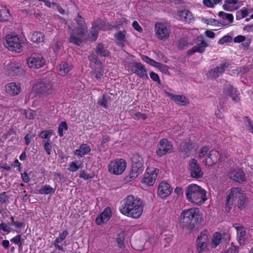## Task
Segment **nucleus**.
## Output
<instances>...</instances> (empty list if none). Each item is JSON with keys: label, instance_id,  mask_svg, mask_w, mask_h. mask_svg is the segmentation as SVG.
Returning <instances> with one entry per match:
<instances>
[{"label": "nucleus", "instance_id": "nucleus-1", "mask_svg": "<svg viewBox=\"0 0 253 253\" xmlns=\"http://www.w3.org/2000/svg\"><path fill=\"white\" fill-rule=\"evenodd\" d=\"M181 227L188 232L198 228L204 220L202 212L198 208L183 210L180 215Z\"/></svg>", "mask_w": 253, "mask_h": 253}, {"label": "nucleus", "instance_id": "nucleus-2", "mask_svg": "<svg viewBox=\"0 0 253 253\" xmlns=\"http://www.w3.org/2000/svg\"><path fill=\"white\" fill-rule=\"evenodd\" d=\"M229 191L226 196L225 211L229 212L233 206L240 211H245L249 201L247 193L240 187H232Z\"/></svg>", "mask_w": 253, "mask_h": 253}, {"label": "nucleus", "instance_id": "nucleus-3", "mask_svg": "<svg viewBox=\"0 0 253 253\" xmlns=\"http://www.w3.org/2000/svg\"><path fill=\"white\" fill-rule=\"evenodd\" d=\"M143 210V207L140 199L133 195H129L124 199L120 208V211L122 214L133 218H139Z\"/></svg>", "mask_w": 253, "mask_h": 253}, {"label": "nucleus", "instance_id": "nucleus-4", "mask_svg": "<svg viewBox=\"0 0 253 253\" xmlns=\"http://www.w3.org/2000/svg\"><path fill=\"white\" fill-rule=\"evenodd\" d=\"M77 24L70 33L69 42L77 45H80L83 42L82 38L87 32V27L85 20L79 13L75 18Z\"/></svg>", "mask_w": 253, "mask_h": 253}, {"label": "nucleus", "instance_id": "nucleus-5", "mask_svg": "<svg viewBox=\"0 0 253 253\" xmlns=\"http://www.w3.org/2000/svg\"><path fill=\"white\" fill-rule=\"evenodd\" d=\"M206 191L201 186L191 184L186 188L185 195L188 201L196 205H200L207 200Z\"/></svg>", "mask_w": 253, "mask_h": 253}, {"label": "nucleus", "instance_id": "nucleus-6", "mask_svg": "<svg viewBox=\"0 0 253 253\" xmlns=\"http://www.w3.org/2000/svg\"><path fill=\"white\" fill-rule=\"evenodd\" d=\"M131 162V169L129 174L125 177V180L127 182L134 180L144 169L143 158L139 153L136 152L133 154Z\"/></svg>", "mask_w": 253, "mask_h": 253}, {"label": "nucleus", "instance_id": "nucleus-7", "mask_svg": "<svg viewBox=\"0 0 253 253\" xmlns=\"http://www.w3.org/2000/svg\"><path fill=\"white\" fill-rule=\"evenodd\" d=\"M53 84L51 81L46 77L39 79L36 83V90L40 96H47L54 91Z\"/></svg>", "mask_w": 253, "mask_h": 253}, {"label": "nucleus", "instance_id": "nucleus-8", "mask_svg": "<svg viewBox=\"0 0 253 253\" xmlns=\"http://www.w3.org/2000/svg\"><path fill=\"white\" fill-rule=\"evenodd\" d=\"M3 44L8 50L19 52L22 47L23 42L17 36L8 35L3 41Z\"/></svg>", "mask_w": 253, "mask_h": 253}, {"label": "nucleus", "instance_id": "nucleus-9", "mask_svg": "<svg viewBox=\"0 0 253 253\" xmlns=\"http://www.w3.org/2000/svg\"><path fill=\"white\" fill-rule=\"evenodd\" d=\"M174 147L171 141L167 138H162L157 144L156 154L159 157L171 154L174 152Z\"/></svg>", "mask_w": 253, "mask_h": 253}, {"label": "nucleus", "instance_id": "nucleus-10", "mask_svg": "<svg viewBox=\"0 0 253 253\" xmlns=\"http://www.w3.org/2000/svg\"><path fill=\"white\" fill-rule=\"evenodd\" d=\"M126 167V162L123 159H119L112 161L108 165L109 171L115 175L122 174Z\"/></svg>", "mask_w": 253, "mask_h": 253}, {"label": "nucleus", "instance_id": "nucleus-11", "mask_svg": "<svg viewBox=\"0 0 253 253\" xmlns=\"http://www.w3.org/2000/svg\"><path fill=\"white\" fill-rule=\"evenodd\" d=\"M188 170L191 177L196 179L201 178L203 177L204 173L197 161L192 159L189 161Z\"/></svg>", "mask_w": 253, "mask_h": 253}, {"label": "nucleus", "instance_id": "nucleus-12", "mask_svg": "<svg viewBox=\"0 0 253 253\" xmlns=\"http://www.w3.org/2000/svg\"><path fill=\"white\" fill-rule=\"evenodd\" d=\"M10 221L7 223L5 222H1L0 223V231L9 233L13 229L11 228V226H14L16 229H22L25 227V222L24 220L18 221H15L14 218L13 216L10 217Z\"/></svg>", "mask_w": 253, "mask_h": 253}, {"label": "nucleus", "instance_id": "nucleus-13", "mask_svg": "<svg viewBox=\"0 0 253 253\" xmlns=\"http://www.w3.org/2000/svg\"><path fill=\"white\" fill-rule=\"evenodd\" d=\"M27 63L30 68L39 69L42 67L45 64V60L42 55L33 53L27 59Z\"/></svg>", "mask_w": 253, "mask_h": 253}, {"label": "nucleus", "instance_id": "nucleus-14", "mask_svg": "<svg viewBox=\"0 0 253 253\" xmlns=\"http://www.w3.org/2000/svg\"><path fill=\"white\" fill-rule=\"evenodd\" d=\"M159 171V170L158 169L153 168L152 169H147L141 180V182L148 186L153 185L156 181Z\"/></svg>", "mask_w": 253, "mask_h": 253}, {"label": "nucleus", "instance_id": "nucleus-15", "mask_svg": "<svg viewBox=\"0 0 253 253\" xmlns=\"http://www.w3.org/2000/svg\"><path fill=\"white\" fill-rule=\"evenodd\" d=\"M131 65L132 68L131 71L133 73L142 79H149L147 70L141 62L132 61Z\"/></svg>", "mask_w": 253, "mask_h": 253}, {"label": "nucleus", "instance_id": "nucleus-16", "mask_svg": "<svg viewBox=\"0 0 253 253\" xmlns=\"http://www.w3.org/2000/svg\"><path fill=\"white\" fill-rule=\"evenodd\" d=\"M230 65V64L229 62H225L220 64L215 68L210 70L207 74V77L211 79H216L224 72L225 69L227 68Z\"/></svg>", "mask_w": 253, "mask_h": 253}, {"label": "nucleus", "instance_id": "nucleus-17", "mask_svg": "<svg viewBox=\"0 0 253 253\" xmlns=\"http://www.w3.org/2000/svg\"><path fill=\"white\" fill-rule=\"evenodd\" d=\"M155 31L157 37L161 40L165 41L169 36V30L168 27L163 23H156Z\"/></svg>", "mask_w": 253, "mask_h": 253}, {"label": "nucleus", "instance_id": "nucleus-18", "mask_svg": "<svg viewBox=\"0 0 253 253\" xmlns=\"http://www.w3.org/2000/svg\"><path fill=\"white\" fill-rule=\"evenodd\" d=\"M231 179L239 183L246 182V174L242 169H231L229 173Z\"/></svg>", "mask_w": 253, "mask_h": 253}, {"label": "nucleus", "instance_id": "nucleus-19", "mask_svg": "<svg viewBox=\"0 0 253 253\" xmlns=\"http://www.w3.org/2000/svg\"><path fill=\"white\" fill-rule=\"evenodd\" d=\"M106 29L105 22L101 19H97L93 21L91 28V35L93 38L92 41H95L97 38L99 30L105 31Z\"/></svg>", "mask_w": 253, "mask_h": 253}, {"label": "nucleus", "instance_id": "nucleus-20", "mask_svg": "<svg viewBox=\"0 0 253 253\" xmlns=\"http://www.w3.org/2000/svg\"><path fill=\"white\" fill-rule=\"evenodd\" d=\"M223 89L224 94L230 97L234 102H239L240 100V93H238L237 88H234L231 84H228L224 86Z\"/></svg>", "mask_w": 253, "mask_h": 253}, {"label": "nucleus", "instance_id": "nucleus-21", "mask_svg": "<svg viewBox=\"0 0 253 253\" xmlns=\"http://www.w3.org/2000/svg\"><path fill=\"white\" fill-rule=\"evenodd\" d=\"M221 156L218 151L212 150L210 151L208 156L203 161L206 166H212L216 164L220 159Z\"/></svg>", "mask_w": 253, "mask_h": 253}, {"label": "nucleus", "instance_id": "nucleus-22", "mask_svg": "<svg viewBox=\"0 0 253 253\" xmlns=\"http://www.w3.org/2000/svg\"><path fill=\"white\" fill-rule=\"evenodd\" d=\"M172 190V189L168 182L163 181L159 185L157 189V194L159 197L162 199H164L170 194Z\"/></svg>", "mask_w": 253, "mask_h": 253}, {"label": "nucleus", "instance_id": "nucleus-23", "mask_svg": "<svg viewBox=\"0 0 253 253\" xmlns=\"http://www.w3.org/2000/svg\"><path fill=\"white\" fill-rule=\"evenodd\" d=\"M193 149H195L194 143L190 140L181 142L179 145V151L184 157L190 156Z\"/></svg>", "mask_w": 253, "mask_h": 253}, {"label": "nucleus", "instance_id": "nucleus-24", "mask_svg": "<svg viewBox=\"0 0 253 253\" xmlns=\"http://www.w3.org/2000/svg\"><path fill=\"white\" fill-rule=\"evenodd\" d=\"M112 216L111 210L109 207L106 208L103 211L96 217L95 223L98 225H100L102 223L109 220Z\"/></svg>", "mask_w": 253, "mask_h": 253}, {"label": "nucleus", "instance_id": "nucleus-25", "mask_svg": "<svg viewBox=\"0 0 253 253\" xmlns=\"http://www.w3.org/2000/svg\"><path fill=\"white\" fill-rule=\"evenodd\" d=\"M167 96L169 97L172 100H173L176 104L180 105H186L189 103V99H187L185 96L182 95H173V94L169 92H165Z\"/></svg>", "mask_w": 253, "mask_h": 253}, {"label": "nucleus", "instance_id": "nucleus-26", "mask_svg": "<svg viewBox=\"0 0 253 253\" xmlns=\"http://www.w3.org/2000/svg\"><path fill=\"white\" fill-rule=\"evenodd\" d=\"M21 90L20 84H16V83H10L5 86V91L6 93L11 96L17 95Z\"/></svg>", "mask_w": 253, "mask_h": 253}, {"label": "nucleus", "instance_id": "nucleus-27", "mask_svg": "<svg viewBox=\"0 0 253 253\" xmlns=\"http://www.w3.org/2000/svg\"><path fill=\"white\" fill-rule=\"evenodd\" d=\"M9 74L12 76L20 74L23 71L21 66L18 63L11 62L7 65Z\"/></svg>", "mask_w": 253, "mask_h": 253}, {"label": "nucleus", "instance_id": "nucleus-28", "mask_svg": "<svg viewBox=\"0 0 253 253\" xmlns=\"http://www.w3.org/2000/svg\"><path fill=\"white\" fill-rule=\"evenodd\" d=\"M126 32L125 30L119 31L115 34L114 37L116 39V43L118 45L124 47L126 41Z\"/></svg>", "mask_w": 253, "mask_h": 253}, {"label": "nucleus", "instance_id": "nucleus-29", "mask_svg": "<svg viewBox=\"0 0 253 253\" xmlns=\"http://www.w3.org/2000/svg\"><path fill=\"white\" fill-rule=\"evenodd\" d=\"M72 68L73 66L71 64L64 61L61 62L57 67L59 73L62 76L68 74Z\"/></svg>", "mask_w": 253, "mask_h": 253}, {"label": "nucleus", "instance_id": "nucleus-30", "mask_svg": "<svg viewBox=\"0 0 253 253\" xmlns=\"http://www.w3.org/2000/svg\"><path fill=\"white\" fill-rule=\"evenodd\" d=\"M95 52L100 56L108 57L110 55V52L104 47L102 43H99L96 48Z\"/></svg>", "mask_w": 253, "mask_h": 253}, {"label": "nucleus", "instance_id": "nucleus-31", "mask_svg": "<svg viewBox=\"0 0 253 253\" xmlns=\"http://www.w3.org/2000/svg\"><path fill=\"white\" fill-rule=\"evenodd\" d=\"M44 35L40 32H34L31 37V41L36 43H40L44 41Z\"/></svg>", "mask_w": 253, "mask_h": 253}, {"label": "nucleus", "instance_id": "nucleus-32", "mask_svg": "<svg viewBox=\"0 0 253 253\" xmlns=\"http://www.w3.org/2000/svg\"><path fill=\"white\" fill-rule=\"evenodd\" d=\"M25 239L22 238L21 234H18L10 239V242L17 245L19 250H22Z\"/></svg>", "mask_w": 253, "mask_h": 253}, {"label": "nucleus", "instance_id": "nucleus-33", "mask_svg": "<svg viewBox=\"0 0 253 253\" xmlns=\"http://www.w3.org/2000/svg\"><path fill=\"white\" fill-rule=\"evenodd\" d=\"M56 188H52L49 185H45L42 186L39 190V192L41 194L48 195L53 194L55 192Z\"/></svg>", "mask_w": 253, "mask_h": 253}, {"label": "nucleus", "instance_id": "nucleus-34", "mask_svg": "<svg viewBox=\"0 0 253 253\" xmlns=\"http://www.w3.org/2000/svg\"><path fill=\"white\" fill-rule=\"evenodd\" d=\"M222 235L221 233L216 232L213 236L211 245L212 247L215 248L221 242V240L222 239Z\"/></svg>", "mask_w": 253, "mask_h": 253}, {"label": "nucleus", "instance_id": "nucleus-35", "mask_svg": "<svg viewBox=\"0 0 253 253\" xmlns=\"http://www.w3.org/2000/svg\"><path fill=\"white\" fill-rule=\"evenodd\" d=\"M194 43L196 44L195 46L202 47V48L204 49H206V47H208L209 45L205 41L204 37L201 35L197 37L194 41Z\"/></svg>", "mask_w": 253, "mask_h": 253}, {"label": "nucleus", "instance_id": "nucleus-36", "mask_svg": "<svg viewBox=\"0 0 253 253\" xmlns=\"http://www.w3.org/2000/svg\"><path fill=\"white\" fill-rule=\"evenodd\" d=\"M209 238L207 235V230H204L200 233L196 239V242H200L203 243H209Z\"/></svg>", "mask_w": 253, "mask_h": 253}, {"label": "nucleus", "instance_id": "nucleus-37", "mask_svg": "<svg viewBox=\"0 0 253 253\" xmlns=\"http://www.w3.org/2000/svg\"><path fill=\"white\" fill-rule=\"evenodd\" d=\"M126 235L124 231H121L117 237V242L118 245V247L120 248H125V237Z\"/></svg>", "mask_w": 253, "mask_h": 253}, {"label": "nucleus", "instance_id": "nucleus-38", "mask_svg": "<svg viewBox=\"0 0 253 253\" xmlns=\"http://www.w3.org/2000/svg\"><path fill=\"white\" fill-rule=\"evenodd\" d=\"M10 16V14L8 9L3 7L0 9V21H7L9 19Z\"/></svg>", "mask_w": 253, "mask_h": 253}, {"label": "nucleus", "instance_id": "nucleus-39", "mask_svg": "<svg viewBox=\"0 0 253 253\" xmlns=\"http://www.w3.org/2000/svg\"><path fill=\"white\" fill-rule=\"evenodd\" d=\"M218 15L222 18V20H227L228 21L229 24L233 23V15L232 14L227 13L223 11H220Z\"/></svg>", "mask_w": 253, "mask_h": 253}, {"label": "nucleus", "instance_id": "nucleus-40", "mask_svg": "<svg viewBox=\"0 0 253 253\" xmlns=\"http://www.w3.org/2000/svg\"><path fill=\"white\" fill-rule=\"evenodd\" d=\"M197 243V250L198 252V253H207L209 249H208V243H203L200 242H196Z\"/></svg>", "mask_w": 253, "mask_h": 253}, {"label": "nucleus", "instance_id": "nucleus-41", "mask_svg": "<svg viewBox=\"0 0 253 253\" xmlns=\"http://www.w3.org/2000/svg\"><path fill=\"white\" fill-rule=\"evenodd\" d=\"M53 134L54 131L52 129L44 130L40 132L39 136L42 138L47 140L50 139V136Z\"/></svg>", "mask_w": 253, "mask_h": 253}, {"label": "nucleus", "instance_id": "nucleus-42", "mask_svg": "<svg viewBox=\"0 0 253 253\" xmlns=\"http://www.w3.org/2000/svg\"><path fill=\"white\" fill-rule=\"evenodd\" d=\"M236 228L238 234H239V236L238 237V242L240 244V245H241V241L242 240V239L244 238V237L246 235V232L245 230L244 229V228L242 226H238L237 227H235Z\"/></svg>", "mask_w": 253, "mask_h": 253}, {"label": "nucleus", "instance_id": "nucleus-43", "mask_svg": "<svg viewBox=\"0 0 253 253\" xmlns=\"http://www.w3.org/2000/svg\"><path fill=\"white\" fill-rule=\"evenodd\" d=\"M156 68L159 69V70L163 73L165 74L169 75L170 74L169 69V67L167 65L162 64L160 62H157V65L155 66Z\"/></svg>", "mask_w": 253, "mask_h": 253}, {"label": "nucleus", "instance_id": "nucleus-44", "mask_svg": "<svg viewBox=\"0 0 253 253\" xmlns=\"http://www.w3.org/2000/svg\"><path fill=\"white\" fill-rule=\"evenodd\" d=\"M238 2V0H225L224 4L223 5L222 7L224 10L231 11H232V9L230 8L229 6L230 4H234L235 5L237 4Z\"/></svg>", "mask_w": 253, "mask_h": 253}, {"label": "nucleus", "instance_id": "nucleus-45", "mask_svg": "<svg viewBox=\"0 0 253 253\" xmlns=\"http://www.w3.org/2000/svg\"><path fill=\"white\" fill-rule=\"evenodd\" d=\"M205 50H206V49L203 48L202 47L194 46L192 48L189 49L187 51V54L188 55H192L193 54H194L195 52L202 53L205 51Z\"/></svg>", "mask_w": 253, "mask_h": 253}, {"label": "nucleus", "instance_id": "nucleus-46", "mask_svg": "<svg viewBox=\"0 0 253 253\" xmlns=\"http://www.w3.org/2000/svg\"><path fill=\"white\" fill-rule=\"evenodd\" d=\"M68 128L67 124L65 121L61 122L58 127V132L60 136H63L64 135L63 130H67Z\"/></svg>", "mask_w": 253, "mask_h": 253}, {"label": "nucleus", "instance_id": "nucleus-47", "mask_svg": "<svg viewBox=\"0 0 253 253\" xmlns=\"http://www.w3.org/2000/svg\"><path fill=\"white\" fill-rule=\"evenodd\" d=\"M88 59L91 62L94 63L99 67H102V63L100 60L98 58L97 56L95 55L93 53L90 54L88 56Z\"/></svg>", "mask_w": 253, "mask_h": 253}, {"label": "nucleus", "instance_id": "nucleus-48", "mask_svg": "<svg viewBox=\"0 0 253 253\" xmlns=\"http://www.w3.org/2000/svg\"><path fill=\"white\" fill-rule=\"evenodd\" d=\"M104 74V70L102 67H99L94 69V71L93 72V75H94V77L97 80L101 79Z\"/></svg>", "mask_w": 253, "mask_h": 253}, {"label": "nucleus", "instance_id": "nucleus-49", "mask_svg": "<svg viewBox=\"0 0 253 253\" xmlns=\"http://www.w3.org/2000/svg\"><path fill=\"white\" fill-rule=\"evenodd\" d=\"M9 196L6 195V192H3L0 193V205H2L4 204H8L9 203Z\"/></svg>", "mask_w": 253, "mask_h": 253}, {"label": "nucleus", "instance_id": "nucleus-50", "mask_svg": "<svg viewBox=\"0 0 253 253\" xmlns=\"http://www.w3.org/2000/svg\"><path fill=\"white\" fill-rule=\"evenodd\" d=\"M42 143L43 144V148L44 150L46 151L48 155H50L52 149L51 141L50 139H47L44 141V143L43 141H42Z\"/></svg>", "mask_w": 253, "mask_h": 253}, {"label": "nucleus", "instance_id": "nucleus-51", "mask_svg": "<svg viewBox=\"0 0 253 253\" xmlns=\"http://www.w3.org/2000/svg\"><path fill=\"white\" fill-rule=\"evenodd\" d=\"M141 59L145 62L146 63L149 64V65L155 67L156 65L157 64V61H155L154 60L150 58L148 56L144 55H142L141 56Z\"/></svg>", "mask_w": 253, "mask_h": 253}, {"label": "nucleus", "instance_id": "nucleus-52", "mask_svg": "<svg viewBox=\"0 0 253 253\" xmlns=\"http://www.w3.org/2000/svg\"><path fill=\"white\" fill-rule=\"evenodd\" d=\"M157 56V59L160 61H162L165 63H167L168 59L166 56L163 54L162 52L159 50L154 51Z\"/></svg>", "mask_w": 253, "mask_h": 253}, {"label": "nucleus", "instance_id": "nucleus-53", "mask_svg": "<svg viewBox=\"0 0 253 253\" xmlns=\"http://www.w3.org/2000/svg\"><path fill=\"white\" fill-rule=\"evenodd\" d=\"M25 115L26 118L30 120H34L36 115V111L31 109L25 110Z\"/></svg>", "mask_w": 253, "mask_h": 253}, {"label": "nucleus", "instance_id": "nucleus-54", "mask_svg": "<svg viewBox=\"0 0 253 253\" xmlns=\"http://www.w3.org/2000/svg\"><path fill=\"white\" fill-rule=\"evenodd\" d=\"M233 39L231 36L229 35H225L219 40L218 43L219 44L222 45L226 42H230Z\"/></svg>", "mask_w": 253, "mask_h": 253}, {"label": "nucleus", "instance_id": "nucleus-55", "mask_svg": "<svg viewBox=\"0 0 253 253\" xmlns=\"http://www.w3.org/2000/svg\"><path fill=\"white\" fill-rule=\"evenodd\" d=\"M209 150L210 147L209 146H204L203 147H202L198 154L199 158L201 159L202 158L204 157Z\"/></svg>", "mask_w": 253, "mask_h": 253}, {"label": "nucleus", "instance_id": "nucleus-56", "mask_svg": "<svg viewBox=\"0 0 253 253\" xmlns=\"http://www.w3.org/2000/svg\"><path fill=\"white\" fill-rule=\"evenodd\" d=\"M94 176V175L93 174H88L84 170H82L79 174V177L81 178L84 179V180H88L89 179L93 178Z\"/></svg>", "mask_w": 253, "mask_h": 253}, {"label": "nucleus", "instance_id": "nucleus-57", "mask_svg": "<svg viewBox=\"0 0 253 253\" xmlns=\"http://www.w3.org/2000/svg\"><path fill=\"white\" fill-rule=\"evenodd\" d=\"M150 77L154 82H157L159 84H161V81L159 75L153 71H151L149 73Z\"/></svg>", "mask_w": 253, "mask_h": 253}, {"label": "nucleus", "instance_id": "nucleus-58", "mask_svg": "<svg viewBox=\"0 0 253 253\" xmlns=\"http://www.w3.org/2000/svg\"><path fill=\"white\" fill-rule=\"evenodd\" d=\"M63 240H62L60 237H57L53 242V245L54 247L58 249L59 250L62 251H65L63 247L60 245H59V243L62 242Z\"/></svg>", "mask_w": 253, "mask_h": 253}, {"label": "nucleus", "instance_id": "nucleus-59", "mask_svg": "<svg viewBox=\"0 0 253 253\" xmlns=\"http://www.w3.org/2000/svg\"><path fill=\"white\" fill-rule=\"evenodd\" d=\"M77 161H74L69 164L68 169L70 171H76L79 169L80 166L77 165Z\"/></svg>", "mask_w": 253, "mask_h": 253}, {"label": "nucleus", "instance_id": "nucleus-60", "mask_svg": "<svg viewBox=\"0 0 253 253\" xmlns=\"http://www.w3.org/2000/svg\"><path fill=\"white\" fill-rule=\"evenodd\" d=\"M80 148H81V149L83 151V153L84 155L88 154L91 151L89 146L87 144L83 143L81 144L80 146Z\"/></svg>", "mask_w": 253, "mask_h": 253}, {"label": "nucleus", "instance_id": "nucleus-61", "mask_svg": "<svg viewBox=\"0 0 253 253\" xmlns=\"http://www.w3.org/2000/svg\"><path fill=\"white\" fill-rule=\"evenodd\" d=\"M98 103L101 107H103L104 108H108V105L107 100L106 98V96L105 94L102 96V99L98 101Z\"/></svg>", "mask_w": 253, "mask_h": 253}, {"label": "nucleus", "instance_id": "nucleus-62", "mask_svg": "<svg viewBox=\"0 0 253 253\" xmlns=\"http://www.w3.org/2000/svg\"><path fill=\"white\" fill-rule=\"evenodd\" d=\"M189 11V10L187 9L180 10L178 11V15L182 20L185 21V18L186 17Z\"/></svg>", "mask_w": 253, "mask_h": 253}, {"label": "nucleus", "instance_id": "nucleus-63", "mask_svg": "<svg viewBox=\"0 0 253 253\" xmlns=\"http://www.w3.org/2000/svg\"><path fill=\"white\" fill-rule=\"evenodd\" d=\"M134 116L139 120H145L147 119L148 116L146 114L141 113L137 112L134 113Z\"/></svg>", "mask_w": 253, "mask_h": 253}, {"label": "nucleus", "instance_id": "nucleus-64", "mask_svg": "<svg viewBox=\"0 0 253 253\" xmlns=\"http://www.w3.org/2000/svg\"><path fill=\"white\" fill-rule=\"evenodd\" d=\"M132 26L133 28L138 32L142 33L143 32L142 28L136 21L133 22Z\"/></svg>", "mask_w": 253, "mask_h": 253}]
</instances>
